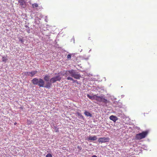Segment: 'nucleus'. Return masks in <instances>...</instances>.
Instances as JSON below:
<instances>
[{"label":"nucleus","instance_id":"f257e3e1","mask_svg":"<svg viewBox=\"0 0 157 157\" xmlns=\"http://www.w3.org/2000/svg\"><path fill=\"white\" fill-rule=\"evenodd\" d=\"M148 133V131H146L142 132L141 133L136 134L135 139L136 140H140L145 138Z\"/></svg>","mask_w":157,"mask_h":157},{"label":"nucleus","instance_id":"f03ea898","mask_svg":"<svg viewBox=\"0 0 157 157\" xmlns=\"http://www.w3.org/2000/svg\"><path fill=\"white\" fill-rule=\"evenodd\" d=\"M61 78H62L60 75H58L51 78L50 80V82L51 83H54L57 81H59L61 79Z\"/></svg>","mask_w":157,"mask_h":157},{"label":"nucleus","instance_id":"7ed1b4c3","mask_svg":"<svg viewBox=\"0 0 157 157\" xmlns=\"http://www.w3.org/2000/svg\"><path fill=\"white\" fill-rule=\"evenodd\" d=\"M96 100L98 101L101 102L105 103L108 102L107 100L102 96L101 97L97 96Z\"/></svg>","mask_w":157,"mask_h":157},{"label":"nucleus","instance_id":"20e7f679","mask_svg":"<svg viewBox=\"0 0 157 157\" xmlns=\"http://www.w3.org/2000/svg\"><path fill=\"white\" fill-rule=\"evenodd\" d=\"M110 139L109 137H102L99 138L98 139V142L99 143H105L106 142H109V140Z\"/></svg>","mask_w":157,"mask_h":157},{"label":"nucleus","instance_id":"39448f33","mask_svg":"<svg viewBox=\"0 0 157 157\" xmlns=\"http://www.w3.org/2000/svg\"><path fill=\"white\" fill-rule=\"evenodd\" d=\"M73 70L69 71H67L64 74H63V75H65L67 77H70V76H72V73Z\"/></svg>","mask_w":157,"mask_h":157},{"label":"nucleus","instance_id":"423d86ee","mask_svg":"<svg viewBox=\"0 0 157 157\" xmlns=\"http://www.w3.org/2000/svg\"><path fill=\"white\" fill-rule=\"evenodd\" d=\"M44 84L45 82L41 78H39L38 85L40 87H44Z\"/></svg>","mask_w":157,"mask_h":157},{"label":"nucleus","instance_id":"0eeeda50","mask_svg":"<svg viewBox=\"0 0 157 157\" xmlns=\"http://www.w3.org/2000/svg\"><path fill=\"white\" fill-rule=\"evenodd\" d=\"M72 77L75 79H79L80 77V75L79 74L76 73V72L73 70L72 73Z\"/></svg>","mask_w":157,"mask_h":157},{"label":"nucleus","instance_id":"6e6552de","mask_svg":"<svg viewBox=\"0 0 157 157\" xmlns=\"http://www.w3.org/2000/svg\"><path fill=\"white\" fill-rule=\"evenodd\" d=\"M39 81V79L38 78H35L33 79L31 81L33 84L34 85H38V81Z\"/></svg>","mask_w":157,"mask_h":157},{"label":"nucleus","instance_id":"1a4fd4ad","mask_svg":"<svg viewBox=\"0 0 157 157\" xmlns=\"http://www.w3.org/2000/svg\"><path fill=\"white\" fill-rule=\"evenodd\" d=\"M109 119L115 122L118 120V118L115 116L111 115L110 116Z\"/></svg>","mask_w":157,"mask_h":157},{"label":"nucleus","instance_id":"9d476101","mask_svg":"<svg viewBox=\"0 0 157 157\" xmlns=\"http://www.w3.org/2000/svg\"><path fill=\"white\" fill-rule=\"evenodd\" d=\"M97 139V138L96 136H89L88 138V140H96Z\"/></svg>","mask_w":157,"mask_h":157},{"label":"nucleus","instance_id":"9b49d317","mask_svg":"<svg viewBox=\"0 0 157 157\" xmlns=\"http://www.w3.org/2000/svg\"><path fill=\"white\" fill-rule=\"evenodd\" d=\"M87 97L90 99L91 100L95 99L96 100L97 95H94L93 96H91L90 95L88 94L87 95Z\"/></svg>","mask_w":157,"mask_h":157},{"label":"nucleus","instance_id":"f8f14e48","mask_svg":"<svg viewBox=\"0 0 157 157\" xmlns=\"http://www.w3.org/2000/svg\"><path fill=\"white\" fill-rule=\"evenodd\" d=\"M18 2L20 3V5L22 7L25 4V2L24 0H18Z\"/></svg>","mask_w":157,"mask_h":157},{"label":"nucleus","instance_id":"ddd939ff","mask_svg":"<svg viewBox=\"0 0 157 157\" xmlns=\"http://www.w3.org/2000/svg\"><path fill=\"white\" fill-rule=\"evenodd\" d=\"M38 71H35L30 72V76L31 77L33 76L34 75L36 74Z\"/></svg>","mask_w":157,"mask_h":157},{"label":"nucleus","instance_id":"4468645a","mask_svg":"<svg viewBox=\"0 0 157 157\" xmlns=\"http://www.w3.org/2000/svg\"><path fill=\"white\" fill-rule=\"evenodd\" d=\"M85 115L87 117H92V115L89 112L85 111L84 113Z\"/></svg>","mask_w":157,"mask_h":157},{"label":"nucleus","instance_id":"2eb2a0df","mask_svg":"<svg viewBox=\"0 0 157 157\" xmlns=\"http://www.w3.org/2000/svg\"><path fill=\"white\" fill-rule=\"evenodd\" d=\"M50 76L48 75H46L44 77V79L46 81H48L49 79Z\"/></svg>","mask_w":157,"mask_h":157},{"label":"nucleus","instance_id":"dca6fc26","mask_svg":"<svg viewBox=\"0 0 157 157\" xmlns=\"http://www.w3.org/2000/svg\"><path fill=\"white\" fill-rule=\"evenodd\" d=\"M52 83H51L50 82H48L46 84V86H44V87L47 88H49L51 87L52 84Z\"/></svg>","mask_w":157,"mask_h":157},{"label":"nucleus","instance_id":"f3484780","mask_svg":"<svg viewBox=\"0 0 157 157\" xmlns=\"http://www.w3.org/2000/svg\"><path fill=\"white\" fill-rule=\"evenodd\" d=\"M67 79L68 80H72L73 81V83L75 82H78L77 80H74L73 78L70 77H68L67 78Z\"/></svg>","mask_w":157,"mask_h":157},{"label":"nucleus","instance_id":"a211bd4d","mask_svg":"<svg viewBox=\"0 0 157 157\" xmlns=\"http://www.w3.org/2000/svg\"><path fill=\"white\" fill-rule=\"evenodd\" d=\"M76 113H77V115H78V116L79 117L81 118L82 119H84L83 116L80 113L78 112H77Z\"/></svg>","mask_w":157,"mask_h":157},{"label":"nucleus","instance_id":"6ab92c4d","mask_svg":"<svg viewBox=\"0 0 157 157\" xmlns=\"http://www.w3.org/2000/svg\"><path fill=\"white\" fill-rule=\"evenodd\" d=\"M32 6L33 8L38 7V5L36 3H34L32 4Z\"/></svg>","mask_w":157,"mask_h":157},{"label":"nucleus","instance_id":"aec40b11","mask_svg":"<svg viewBox=\"0 0 157 157\" xmlns=\"http://www.w3.org/2000/svg\"><path fill=\"white\" fill-rule=\"evenodd\" d=\"M7 60V59L5 57H2V61L4 62H6V61Z\"/></svg>","mask_w":157,"mask_h":157},{"label":"nucleus","instance_id":"412c9836","mask_svg":"<svg viewBox=\"0 0 157 157\" xmlns=\"http://www.w3.org/2000/svg\"><path fill=\"white\" fill-rule=\"evenodd\" d=\"M45 157H52V156L51 154L48 153L46 155Z\"/></svg>","mask_w":157,"mask_h":157},{"label":"nucleus","instance_id":"4be33fe9","mask_svg":"<svg viewBox=\"0 0 157 157\" xmlns=\"http://www.w3.org/2000/svg\"><path fill=\"white\" fill-rule=\"evenodd\" d=\"M25 75H26L29 76L30 75V72H26L25 73Z\"/></svg>","mask_w":157,"mask_h":157},{"label":"nucleus","instance_id":"5701e85b","mask_svg":"<svg viewBox=\"0 0 157 157\" xmlns=\"http://www.w3.org/2000/svg\"><path fill=\"white\" fill-rule=\"evenodd\" d=\"M67 58L68 59H70L71 58V55L70 54H68L67 56Z\"/></svg>","mask_w":157,"mask_h":157},{"label":"nucleus","instance_id":"b1692460","mask_svg":"<svg viewBox=\"0 0 157 157\" xmlns=\"http://www.w3.org/2000/svg\"><path fill=\"white\" fill-rule=\"evenodd\" d=\"M19 41H20L21 43L23 42V39H19Z\"/></svg>","mask_w":157,"mask_h":157},{"label":"nucleus","instance_id":"393cba45","mask_svg":"<svg viewBox=\"0 0 157 157\" xmlns=\"http://www.w3.org/2000/svg\"><path fill=\"white\" fill-rule=\"evenodd\" d=\"M92 157H97V156L96 155H93Z\"/></svg>","mask_w":157,"mask_h":157},{"label":"nucleus","instance_id":"a878e982","mask_svg":"<svg viewBox=\"0 0 157 157\" xmlns=\"http://www.w3.org/2000/svg\"><path fill=\"white\" fill-rule=\"evenodd\" d=\"M17 123L16 122H15L14 123V124L16 125L17 124Z\"/></svg>","mask_w":157,"mask_h":157},{"label":"nucleus","instance_id":"bb28decb","mask_svg":"<svg viewBox=\"0 0 157 157\" xmlns=\"http://www.w3.org/2000/svg\"><path fill=\"white\" fill-rule=\"evenodd\" d=\"M25 27H28V26H25Z\"/></svg>","mask_w":157,"mask_h":157}]
</instances>
